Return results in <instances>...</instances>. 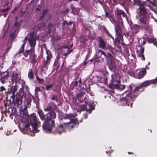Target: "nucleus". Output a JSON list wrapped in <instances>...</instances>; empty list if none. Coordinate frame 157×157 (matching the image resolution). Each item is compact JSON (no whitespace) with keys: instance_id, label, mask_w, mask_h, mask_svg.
<instances>
[{"instance_id":"obj_1","label":"nucleus","mask_w":157,"mask_h":157,"mask_svg":"<svg viewBox=\"0 0 157 157\" xmlns=\"http://www.w3.org/2000/svg\"><path fill=\"white\" fill-rule=\"evenodd\" d=\"M28 114L26 109L22 110L20 112L22 121L24 122L27 121L28 123L27 125H25L26 128H29L30 131L32 130L33 132H38L39 131L37 128L40 122L36 115H32L29 116Z\"/></svg>"},{"instance_id":"obj_2","label":"nucleus","mask_w":157,"mask_h":157,"mask_svg":"<svg viewBox=\"0 0 157 157\" xmlns=\"http://www.w3.org/2000/svg\"><path fill=\"white\" fill-rule=\"evenodd\" d=\"M138 13V19L140 24L145 28L149 26V17L146 14V10L143 9Z\"/></svg>"},{"instance_id":"obj_3","label":"nucleus","mask_w":157,"mask_h":157,"mask_svg":"<svg viewBox=\"0 0 157 157\" xmlns=\"http://www.w3.org/2000/svg\"><path fill=\"white\" fill-rule=\"evenodd\" d=\"M127 92H130V93L127 94L126 97H123L121 99V105L123 106L124 105L129 106V104L130 103L131 105L132 106V103L130 102L129 101L131 98H135L137 94H136V93H134L133 91H132L131 86H130L128 90L125 91V93H126Z\"/></svg>"},{"instance_id":"obj_4","label":"nucleus","mask_w":157,"mask_h":157,"mask_svg":"<svg viewBox=\"0 0 157 157\" xmlns=\"http://www.w3.org/2000/svg\"><path fill=\"white\" fill-rule=\"evenodd\" d=\"M22 82L23 83L22 85V87L20 89L19 92L16 95V99H15V103L17 106L20 105L22 104L23 94V89H25L26 91L29 92V88L28 86L25 84V82L23 80L22 81Z\"/></svg>"},{"instance_id":"obj_5","label":"nucleus","mask_w":157,"mask_h":157,"mask_svg":"<svg viewBox=\"0 0 157 157\" xmlns=\"http://www.w3.org/2000/svg\"><path fill=\"white\" fill-rule=\"evenodd\" d=\"M116 76L115 75H111L112 80L111 83L109 85V87L113 90L116 89L120 90H123L125 87V85H121L119 81L116 80Z\"/></svg>"},{"instance_id":"obj_6","label":"nucleus","mask_w":157,"mask_h":157,"mask_svg":"<svg viewBox=\"0 0 157 157\" xmlns=\"http://www.w3.org/2000/svg\"><path fill=\"white\" fill-rule=\"evenodd\" d=\"M74 116L72 114H70L67 115V117L65 118V119L68 118L69 119L70 121L67 123H64V126H65V128H67L68 129H70L73 127L76 124L77 120L76 119H72V117H74Z\"/></svg>"},{"instance_id":"obj_7","label":"nucleus","mask_w":157,"mask_h":157,"mask_svg":"<svg viewBox=\"0 0 157 157\" xmlns=\"http://www.w3.org/2000/svg\"><path fill=\"white\" fill-rule=\"evenodd\" d=\"M89 101L87 100L85 101V104L83 105H80L79 108L81 111H89L90 113H91V111L94 109V104L93 103H90L88 105Z\"/></svg>"},{"instance_id":"obj_8","label":"nucleus","mask_w":157,"mask_h":157,"mask_svg":"<svg viewBox=\"0 0 157 157\" xmlns=\"http://www.w3.org/2000/svg\"><path fill=\"white\" fill-rule=\"evenodd\" d=\"M54 126V121H50V122L45 121L42 125L44 131L47 133L50 132Z\"/></svg>"},{"instance_id":"obj_9","label":"nucleus","mask_w":157,"mask_h":157,"mask_svg":"<svg viewBox=\"0 0 157 157\" xmlns=\"http://www.w3.org/2000/svg\"><path fill=\"white\" fill-rule=\"evenodd\" d=\"M51 55H48L47 54V59L45 60H44L42 61L43 63L41 67L40 68V70L42 72L45 74L46 71L47 70L48 68V64L50 63V61L51 59Z\"/></svg>"},{"instance_id":"obj_10","label":"nucleus","mask_w":157,"mask_h":157,"mask_svg":"<svg viewBox=\"0 0 157 157\" xmlns=\"http://www.w3.org/2000/svg\"><path fill=\"white\" fill-rule=\"evenodd\" d=\"M12 75L11 78V81L10 82V85L13 84L14 81L16 83L17 82H20V81L22 82V80L21 79V76L18 74L16 71H13L12 72Z\"/></svg>"},{"instance_id":"obj_11","label":"nucleus","mask_w":157,"mask_h":157,"mask_svg":"<svg viewBox=\"0 0 157 157\" xmlns=\"http://www.w3.org/2000/svg\"><path fill=\"white\" fill-rule=\"evenodd\" d=\"M109 20L111 22L115 25H116L115 27V29L116 34L117 35L119 34L121 32V29L120 27L117 25V22L114 18L113 15H112L111 14H109Z\"/></svg>"},{"instance_id":"obj_12","label":"nucleus","mask_w":157,"mask_h":157,"mask_svg":"<svg viewBox=\"0 0 157 157\" xmlns=\"http://www.w3.org/2000/svg\"><path fill=\"white\" fill-rule=\"evenodd\" d=\"M157 82V78L155 79L147 80L142 82L140 86L136 87L134 89V91H138L142 87H145L149 85L151 83H155Z\"/></svg>"},{"instance_id":"obj_13","label":"nucleus","mask_w":157,"mask_h":157,"mask_svg":"<svg viewBox=\"0 0 157 157\" xmlns=\"http://www.w3.org/2000/svg\"><path fill=\"white\" fill-rule=\"evenodd\" d=\"M17 86H14L10 87L8 89V90L7 92L8 95L11 94L12 95L10 96L11 98L14 99L16 98V96H15V93L17 91Z\"/></svg>"},{"instance_id":"obj_14","label":"nucleus","mask_w":157,"mask_h":157,"mask_svg":"<svg viewBox=\"0 0 157 157\" xmlns=\"http://www.w3.org/2000/svg\"><path fill=\"white\" fill-rule=\"evenodd\" d=\"M56 116L55 113L52 111H51L50 112L48 113L46 115L45 118V121L47 122H50L52 121V119H54L56 118Z\"/></svg>"},{"instance_id":"obj_15","label":"nucleus","mask_w":157,"mask_h":157,"mask_svg":"<svg viewBox=\"0 0 157 157\" xmlns=\"http://www.w3.org/2000/svg\"><path fill=\"white\" fill-rule=\"evenodd\" d=\"M134 4L138 5L140 6L137 10V12H139L140 10H143V9L146 10L144 7V6L146 4L145 2H141L140 0H134Z\"/></svg>"},{"instance_id":"obj_16","label":"nucleus","mask_w":157,"mask_h":157,"mask_svg":"<svg viewBox=\"0 0 157 157\" xmlns=\"http://www.w3.org/2000/svg\"><path fill=\"white\" fill-rule=\"evenodd\" d=\"M9 73L7 71H5L2 72L0 74L1 78H0V81L3 84L5 83V81L8 77Z\"/></svg>"},{"instance_id":"obj_17","label":"nucleus","mask_w":157,"mask_h":157,"mask_svg":"<svg viewBox=\"0 0 157 157\" xmlns=\"http://www.w3.org/2000/svg\"><path fill=\"white\" fill-rule=\"evenodd\" d=\"M28 40L30 45L32 48L31 50L32 52H34V48L36 44V39L33 37H31L30 38H29Z\"/></svg>"},{"instance_id":"obj_18","label":"nucleus","mask_w":157,"mask_h":157,"mask_svg":"<svg viewBox=\"0 0 157 157\" xmlns=\"http://www.w3.org/2000/svg\"><path fill=\"white\" fill-rule=\"evenodd\" d=\"M102 55L104 56V57L106 59H107V57L105 53L102 51L99 50L97 51L96 52V56L97 58H99L102 56Z\"/></svg>"},{"instance_id":"obj_19","label":"nucleus","mask_w":157,"mask_h":157,"mask_svg":"<svg viewBox=\"0 0 157 157\" xmlns=\"http://www.w3.org/2000/svg\"><path fill=\"white\" fill-rule=\"evenodd\" d=\"M65 128L64 123L59 125L58 128H56V132L59 134H60L62 132L64 131V128Z\"/></svg>"},{"instance_id":"obj_20","label":"nucleus","mask_w":157,"mask_h":157,"mask_svg":"<svg viewBox=\"0 0 157 157\" xmlns=\"http://www.w3.org/2000/svg\"><path fill=\"white\" fill-rule=\"evenodd\" d=\"M73 46V45L72 44L69 45H65L63 47L67 49V52H65L64 54V55L65 56L68 55L71 52H72V50H70V49L72 48Z\"/></svg>"},{"instance_id":"obj_21","label":"nucleus","mask_w":157,"mask_h":157,"mask_svg":"<svg viewBox=\"0 0 157 157\" xmlns=\"http://www.w3.org/2000/svg\"><path fill=\"white\" fill-rule=\"evenodd\" d=\"M84 94L83 93H79L77 95V98L79 101L82 102L85 98H86V97L84 98Z\"/></svg>"},{"instance_id":"obj_22","label":"nucleus","mask_w":157,"mask_h":157,"mask_svg":"<svg viewBox=\"0 0 157 157\" xmlns=\"http://www.w3.org/2000/svg\"><path fill=\"white\" fill-rule=\"evenodd\" d=\"M21 24L18 22H16L14 25V27L15 28V29L13 32V34L17 33L19 30V29L21 26Z\"/></svg>"},{"instance_id":"obj_23","label":"nucleus","mask_w":157,"mask_h":157,"mask_svg":"<svg viewBox=\"0 0 157 157\" xmlns=\"http://www.w3.org/2000/svg\"><path fill=\"white\" fill-rule=\"evenodd\" d=\"M60 58L59 55L58 56L56 59L55 63L53 65L54 69L57 70L59 65V59Z\"/></svg>"},{"instance_id":"obj_24","label":"nucleus","mask_w":157,"mask_h":157,"mask_svg":"<svg viewBox=\"0 0 157 157\" xmlns=\"http://www.w3.org/2000/svg\"><path fill=\"white\" fill-rule=\"evenodd\" d=\"M100 47L104 49L105 47V43L104 41L101 38H99Z\"/></svg>"},{"instance_id":"obj_25","label":"nucleus","mask_w":157,"mask_h":157,"mask_svg":"<svg viewBox=\"0 0 157 157\" xmlns=\"http://www.w3.org/2000/svg\"><path fill=\"white\" fill-rule=\"evenodd\" d=\"M42 121L45 120L46 116H45L43 111L41 110H38L37 111Z\"/></svg>"},{"instance_id":"obj_26","label":"nucleus","mask_w":157,"mask_h":157,"mask_svg":"<svg viewBox=\"0 0 157 157\" xmlns=\"http://www.w3.org/2000/svg\"><path fill=\"white\" fill-rule=\"evenodd\" d=\"M146 74V71L145 69L143 70L140 71L139 72L138 75L137 76V78L139 79L142 78Z\"/></svg>"},{"instance_id":"obj_27","label":"nucleus","mask_w":157,"mask_h":157,"mask_svg":"<svg viewBox=\"0 0 157 157\" xmlns=\"http://www.w3.org/2000/svg\"><path fill=\"white\" fill-rule=\"evenodd\" d=\"M116 64L113 59L111 60V63L109 65V67L111 70H113L116 67Z\"/></svg>"},{"instance_id":"obj_28","label":"nucleus","mask_w":157,"mask_h":157,"mask_svg":"<svg viewBox=\"0 0 157 157\" xmlns=\"http://www.w3.org/2000/svg\"><path fill=\"white\" fill-rule=\"evenodd\" d=\"M52 104H49L47 106H45L44 107V110L46 112L51 111L52 109Z\"/></svg>"},{"instance_id":"obj_29","label":"nucleus","mask_w":157,"mask_h":157,"mask_svg":"<svg viewBox=\"0 0 157 157\" xmlns=\"http://www.w3.org/2000/svg\"><path fill=\"white\" fill-rule=\"evenodd\" d=\"M28 77L29 79H32L33 78V73L32 69H30L29 70L28 73Z\"/></svg>"},{"instance_id":"obj_30","label":"nucleus","mask_w":157,"mask_h":157,"mask_svg":"<svg viewBox=\"0 0 157 157\" xmlns=\"http://www.w3.org/2000/svg\"><path fill=\"white\" fill-rule=\"evenodd\" d=\"M140 26L138 25H135L133 26L132 29V30L135 31V33H137L138 31H139V29H140Z\"/></svg>"},{"instance_id":"obj_31","label":"nucleus","mask_w":157,"mask_h":157,"mask_svg":"<svg viewBox=\"0 0 157 157\" xmlns=\"http://www.w3.org/2000/svg\"><path fill=\"white\" fill-rule=\"evenodd\" d=\"M25 44V43L24 42V43L22 45L21 47L19 49L18 51V54L21 53L23 52L24 51V47Z\"/></svg>"},{"instance_id":"obj_32","label":"nucleus","mask_w":157,"mask_h":157,"mask_svg":"<svg viewBox=\"0 0 157 157\" xmlns=\"http://www.w3.org/2000/svg\"><path fill=\"white\" fill-rule=\"evenodd\" d=\"M98 28L99 29L103 31H105L106 33L108 34V32L105 29V27L102 25H98Z\"/></svg>"},{"instance_id":"obj_33","label":"nucleus","mask_w":157,"mask_h":157,"mask_svg":"<svg viewBox=\"0 0 157 157\" xmlns=\"http://www.w3.org/2000/svg\"><path fill=\"white\" fill-rule=\"evenodd\" d=\"M117 14L119 15H122L123 17L126 18L127 15L122 10L118 11L117 12Z\"/></svg>"},{"instance_id":"obj_34","label":"nucleus","mask_w":157,"mask_h":157,"mask_svg":"<svg viewBox=\"0 0 157 157\" xmlns=\"http://www.w3.org/2000/svg\"><path fill=\"white\" fill-rule=\"evenodd\" d=\"M36 79L40 83L43 84L44 81L43 79L40 78L37 75L36 76Z\"/></svg>"},{"instance_id":"obj_35","label":"nucleus","mask_w":157,"mask_h":157,"mask_svg":"<svg viewBox=\"0 0 157 157\" xmlns=\"http://www.w3.org/2000/svg\"><path fill=\"white\" fill-rule=\"evenodd\" d=\"M46 87L45 88V89L46 90H50L51 88H52L53 86V85L52 84H50L49 85H45Z\"/></svg>"},{"instance_id":"obj_36","label":"nucleus","mask_w":157,"mask_h":157,"mask_svg":"<svg viewBox=\"0 0 157 157\" xmlns=\"http://www.w3.org/2000/svg\"><path fill=\"white\" fill-rule=\"evenodd\" d=\"M148 41L150 43L153 42L155 41V39L153 36H149L148 37Z\"/></svg>"},{"instance_id":"obj_37","label":"nucleus","mask_w":157,"mask_h":157,"mask_svg":"<svg viewBox=\"0 0 157 157\" xmlns=\"http://www.w3.org/2000/svg\"><path fill=\"white\" fill-rule=\"evenodd\" d=\"M48 12V10H44L42 13V16L41 17V19L43 18L45 15H46Z\"/></svg>"},{"instance_id":"obj_38","label":"nucleus","mask_w":157,"mask_h":157,"mask_svg":"<svg viewBox=\"0 0 157 157\" xmlns=\"http://www.w3.org/2000/svg\"><path fill=\"white\" fill-rule=\"evenodd\" d=\"M44 24L43 23H41L38 25V27L39 29H41L43 27Z\"/></svg>"},{"instance_id":"obj_39","label":"nucleus","mask_w":157,"mask_h":157,"mask_svg":"<svg viewBox=\"0 0 157 157\" xmlns=\"http://www.w3.org/2000/svg\"><path fill=\"white\" fill-rule=\"evenodd\" d=\"M72 22H68L67 21H63V25H66L67 26L71 25L72 24Z\"/></svg>"},{"instance_id":"obj_40","label":"nucleus","mask_w":157,"mask_h":157,"mask_svg":"<svg viewBox=\"0 0 157 157\" xmlns=\"http://www.w3.org/2000/svg\"><path fill=\"white\" fill-rule=\"evenodd\" d=\"M52 99L53 100H55L56 101H58L57 96L56 95H53L52 98Z\"/></svg>"},{"instance_id":"obj_41","label":"nucleus","mask_w":157,"mask_h":157,"mask_svg":"<svg viewBox=\"0 0 157 157\" xmlns=\"http://www.w3.org/2000/svg\"><path fill=\"white\" fill-rule=\"evenodd\" d=\"M31 50L30 49V50H27L25 52L24 54V55L25 57H27L28 56L29 54V52Z\"/></svg>"},{"instance_id":"obj_42","label":"nucleus","mask_w":157,"mask_h":157,"mask_svg":"<svg viewBox=\"0 0 157 157\" xmlns=\"http://www.w3.org/2000/svg\"><path fill=\"white\" fill-rule=\"evenodd\" d=\"M103 79L104 83L105 84L107 85V78H105Z\"/></svg>"},{"instance_id":"obj_43","label":"nucleus","mask_w":157,"mask_h":157,"mask_svg":"<svg viewBox=\"0 0 157 157\" xmlns=\"http://www.w3.org/2000/svg\"><path fill=\"white\" fill-rule=\"evenodd\" d=\"M144 48H140V52L141 53V54H143L144 52Z\"/></svg>"},{"instance_id":"obj_44","label":"nucleus","mask_w":157,"mask_h":157,"mask_svg":"<svg viewBox=\"0 0 157 157\" xmlns=\"http://www.w3.org/2000/svg\"><path fill=\"white\" fill-rule=\"evenodd\" d=\"M40 89L39 87H36L35 89V92H38V91H40Z\"/></svg>"},{"instance_id":"obj_45","label":"nucleus","mask_w":157,"mask_h":157,"mask_svg":"<svg viewBox=\"0 0 157 157\" xmlns=\"http://www.w3.org/2000/svg\"><path fill=\"white\" fill-rule=\"evenodd\" d=\"M53 26V24L52 23H49L48 24V27L50 29L52 28Z\"/></svg>"},{"instance_id":"obj_46","label":"nucleus","mask_w":157,"mask_h":157,"mask_svg":"<svg viewBox=\"0 0 157 157\" xmlns=\"http://www.w3.org/2000/svg\"><path fill=\"white\" fill-rule=\"evenodd\" d=\"M9 9V7H8L7 8L5 9H4L2 10V11L3 12H6Z\"/></svg>"},{"instance_id":"obj_47","label":"nucleus","mask_w":157,"mask_h":157,"mask_svg":"<svg viewBox=\"0 0 157 157\" xmlns=\"http://www.w3.org/2000/svg\"><path fill=\"white\" fill-rule=\"evenodd\" d=\"M83 117L85 119H86L88 117V115L86 113H85L84 114Z\"/></svg>"},{"instance_id":"obj_48","label":"nucleus","mask_w":157,"mask_h":157,"mask_svg":"<svg viewBox=\"0 0 157 157\" xmlns=\"http://www.w3.org/2000/svg\"><path fill=\"white\" fill-rule=\"evenodd\" d=\"M74 85L76 86L78 85V81H75L74 83Z\"/></svg>"},{"instance_id":"obj_49","label":"nucleus","mask_w":157,"mask_h":157,"mask_svg":"<svg viewBox=\"0 0 157 157\" xmlns=\"http://www.w3.org/2000/svg\"><path fill=\"white\" fill-rule=\"evenodd\" d=\"M4 89H5V88H4V87L3 86H2L1 87H0V91H2Z\"/></svg>"},{"instance_id":"obj_50","label":"nucleus","mask_w":157,"mask_h":157,"mask_svg":"<svg viewBox=\"0 0 157 157\" xmlns=\"http://www.w3.org/2000/svg\"><path fill=\"white\" fill-rule=\"evenodd\" d=\"M141 56L142 57L143 60H145V57H144V56L143 54H141Z\"/></svg>"},{"instance_id":"obj_51","label":"nucleus","mask_w":157,"mask_h":157,"mask_svg":"<svg viewBox=\"0 0 157 157\" xmlns=\"http://www.w3.org/2000/svg\"><path fill=\"white\" fill-rule=\"evenodd\" d=\"M108 35H109V37H110V38L111 39H113V40H114L113 38L109 33Z\"/></svg>"},{"instance_id":"obj_52","label":"nucleus","mask_w":157,"mask_h":157,"mask_svg":"<svg viewBox=\"0 0 157 157\" xmlns=\"http://www.w3.org/2000/svg\"><path fill=\"white\" fill-rule=\"evenodd\" d=\"M89 62V61H88L87 62H83V64L84 65H86V64Z\"/></svg>"},{"instance_id":"obj_53","label":"nucleus","mask_w":157,"mask_h":157,"mask_svg":"<svg viewBox=\"0 0 157 157\" xmlns=\"http://www.w3.org/2000/svg\"><path fill=\"white\" fill-rule=\"evenodd\" d=\"M70 10L69 9L66 8V12H68Z\"/></svg>"},{"instance_id":"obj_54","label":"nucleus","mask_w":157,"mask_h":157,"mask_svg":"<svg viewBox=\"0 0 157 157\" xmlns=\"http://www.w3.org/2000/svg\"><path fill=\"white\" fill-rule=\"evenodd\" d=\"M112 1H111V2L112 4H114L115 3V0H112Z\"/></svg>"},{"instance_id":"obj_55","label":"nucleus","mask_w":157,"mask_h":157,"mask_svg":"<svg viewBox=\"0 0 157 157\" xmlns=\"http://www.w3.org/2000/svg\"><path fill=\"white\" fill-rule=\"evenodd\" d=\"M27 39V37L26 36L25 38V40L23 41L24 42H25L26 43V40Z\"/></svg>"},{"instance_id":"obj_56","label":"nucleus","mask_w":157,"mask_h":157,"mask_svg":"<svg viewBox=\"0 0 157 157\" xmlns=\"http://www.w3.org/2000/svg\"><path fill=\"white\" fill-rule=\"evenodd\" d=\"M108 56H109V57H110V58L112 59V58H111V55L109 53V55H108Z\"/></svg>"},{"instance_id":"obj_57","label":"nucleus","mask_w":157,"mask_h":157,"mask_svg":"<svg viewBox=\"0 0 157 157\" xmlns=\"http://www.w3.org/2000/svg\"><path fill=\"white\" fill-rule=\"evenodd\" d=\"M78 82H79V84L80 85L81 84V78H80V79L79 80Z\"/></svg>"},{"instance_id":"obj_58","label":"nucleus","mask_w":157,"mask_h":157,"mask_svg":"<svg viewBox=\"0 0 157 157\" xmlns=\"http://www.w3.org/2000/svg\"><path fill=\"white\" fill-rule=\"evenodd\" d=\"M145 43V42L144 41V40H143V44H142V45H144Z\"/></svg>"},{"instance_id":"obj_59","label":"nucleus","mask_w":157,"mask_h":157,"mask_svg":"<svg viewBox=\"0 0 157 157\" xmlns=\"http://www.w3.org/2000/svg\"><path fill=\"white\" fill-rule=\"evenodd\" d=\"M29 103L31 101V99L30 98H29Z\"/></svg>"},{"instance_id":"obj_60","label":"nucleus","mask_w":157,"mask_h":157,"mask_svg":"<svg viewBox=\"0 0 157 157\" xmlns=\"http://www.w3.org/2000/svg\"><path fill=\"white\" fill-rule=\"evenodd\" d=\"M145 67H146V69H149L148 67H147L146 66Z\"/></svg>"},{"instance_id":"obj_61","label":"nucleus","mask_w":157,"mask_h":157,"mask_svg":"<svg viewBox=\"0 0 157 157\" xmlns=\"http://www.w3.org/2000/svg\"><path fill=\"white\" fill-rule=\"evenodd\" d=\"M121 4L122 5V6H124V3H121Z\"/></svg>"},{"instance_id":"obj_62","label":"nucleus","mask_w":157,"mask_h":157,"mask_svg":"<svg viewBox=\"0 0 157 157\" xmlns=\"http://www.w3.org/2000/svg\"><path fill=\"white\" fill-rule=\"evenodd\" d=\"M105 13L106 15L107 16L108 15V13L106 12L105 11Z\"/></svg>"},{"instance_id":"obj_63","label":"nucleus","mask_w":157,"mask_h":157,"mask_svg":"<svg viewBox=\"0 0 157 157\" xmlns=\"http://www.w3.org/2000/svg\"><path fill=\"white\" fill-rule=\"evenodd\" d=\"M92 60H93V59H91L89 60V61H90V62H92Z\"/></svg>"},{"instance_id":"obj_64","label":"nucleus","mask_w":157,"mask_h":157,"mask_svg":"<svg viewBox=\"0 0 157 157\" xmlns=\"http://www.w3.org/2000/svg\"><path fill=\"white\" fill-rule=\"evenodd\" d=\"M128 153L129 154H132V152H128Z\"/></svg>"}]
</instances>
